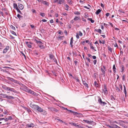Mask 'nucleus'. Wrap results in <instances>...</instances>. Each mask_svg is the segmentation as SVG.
<instances>
[{
  "label": "nucleus",
  "instance_id": "nucleus-4",
  "mask_svg": "<svg viewBox=\"0 0 128 128\" xmlns=\"http://www.w3.org/2000/svg\"><path fill=\"white\" fill-rule=\"evenodd\" d=\"M38 106L35 104H31L30 106L34 110H37Z\"/></svg>",
  "mask_w": 128,
  "mask_h": 128
},
{
  "label": "nucleus",
  "instance_id": "nucleus-32",
  "mask_svg": "<svg viewBox=\"0 0 128 128\" xmlns=\"http://www.w3.org/2000/svg\"><path fill=\"white\" fill-rule=\"evenodd\" d=\"M100 104H101L102 105L104 106L106 104V103L102 101V102Z\"/></svg>",
  "mask_w": 128,
  "mask_h": 128
},
{
  "label": "nucleus",
  "instance_id": "nucleus-47",
  "mask_svg": "<svg viewBox=\"0 0 128 128\" xmlns=\"http://www.w3.org/2000/svg\"><path fill=\"white\" fill-rule=\"evenodd\" d=\"M93 122H94L92 121H89L88 124H92L93 123Z\"/></svg>",
  "mask_w": 128,
  "mask_h": 128
},
{
  "label": "nucleus",
  "instance_id": "nucleus-50",
  "mask_svg": "<svg viewBox=\"0 0 128 128\" xmlns=\"http://www.w3.org/2000/svg\"><path fill=\"white\" fill-rule=\"evenodd\" d=\"M74 14H76V15H79L80 14V13H79V12H76L74 13Z\"/></svg>",
  "mask_w": 128,
  "mask_h": 128
},
{
  "label": "nucleus",
  "instance_id": "nucleus-51",
  "mask_svg": "<svg viewBox=\"0 0 128 128\" xmlns=\"http://www.w3.org/2000/svg\"><path fill=\"white\" fill-rule=\"evenodd\" d=\"M93 62L94 64L96 65L97 62V60H95L93 61Z\"/></svg>",
  "mask_w": 128,
  "mask_h": 128
},
{
  "label": "nucleus",
  "instance_id": "nucleus-58",
  "mask_svg": "<svg viewBox=\"0 0 128 128\" xmlns=\"http://www.w3.org/2000/svg\"><path fill=\"white\" fill-rule=\"evenodd\" d=\"M76 37L78 39V38H79V35H78V33H77L76 34Z\"/></svg>",
  "mask_w": 128,
  "mask_h": 128
},
{
  "label": "nucleus",
  "instance_id": "nucleus-35",
  "mask_svg": "<svg viewBox=\"0 0 128 128\" xmlns=\"http://www.w3.org/2000/svg\"><path fill=\"white\" fill-rule=\"evenodd\" d=\"M16 10H17V12H19L20 14H22V13L21 11L18 8L16 9Z\"/></svg>",
  "mask_w": 128,
  "mask_h": 128
},
{
  "label": "nucleus",
  "instance_id": "nucleus-48",
  "mask_svg": "<svg viewBox=\"0 0 128 128\" xmlns=\"http://www.w3.org/2000/svg\"><path fill=\"white\" fill-rule=\"evenodd\" d=\"M102 99L100 98L98 100V102L100 104L102 102Z\"/></svg>",
  "mask_w": 128,
  "mask_h": 128
},
{
  "label": "nucleus",
  "instance_id": "nucleus-49",
  "mask_svg": "<svg viewBox=\"0 0 128 128\" xmlns=\"http://www.w3.org/2000/svg\"><path fill=\"white\" fill-rule=\"evenodd\" d=\"M42 112H43V114L44 115H46V111H45V110H43V111H42Z\"/></svg>",
  "mask_w": 128,
  "mask_h": 128
},
{
  "label": "nucleus",
  "instance_id": "nucleus-30",
  "mask_svg": "<svg viewBox=\"0 0 128 128\" xmlns=\"http://www.w3.org/2000/svg\"><path fill=\"white\" fill-rule=\"evenodd\" d=\"M2 88L4 89V90H8V87H7L6 86H2Z\"/></svg>",
  "mask_w": 128,
  "mask_h": 128
},
{
  "label": "nucleus",
  "instance_id": "nucleus-6",
  "mask_svg": "<svg viewBox=\"0 0 128 128\" xmlns=\"http://www.w3.org/2000/svg\"><path fill=\"white\" fill-rule=\"evenodd\" d=\"M102 67L104 69L101 70V71L103 73L104 76V77L105 76V71H106V66H103Z\"/></svg>",
  "mask_w": 128,
  "mask_h": 128
},
{
  "label": "nucleus",
  "instance_id": "nucleus-29",
  "mask_svg": "<svg viewBox=\"0 0 128 128\" xmlns=\"http://www.w3.org/2000/svg\"><path fill=\"white\" fill-rule=\"evenodd\" d=\"M13 82L14 83H15L17 84H20V83H19L18 81L14 79V80Z\"/></svg>",
  "mask_w": 128,
  "mask_h": 128
},
{
  "label": "nucleus",
  "instance_id": "nucleus-56",
  "mask_svg": "<svg viewBox=\"0 0 128 128\" xmlns=\"http://www.w3.org/2000/svg\"><path fill=\"white\" fill-rule=\"evenodd\" d=\"M90 48L92 49V50H94V51H96V50H95V49H94V47L92 46H90Z\"/></svg>",
  "mask_w": 128,
  "mask_h": 128
},
{
  "label": "nucleus",
  "instance_id": "nucleus-53",
  "mask_svg": "<svg viewBox=\"0 0 128 128\" xmlns=\"http://www.w3.org/2000/svg\"><path fill=\"white\" fill-rule=\"evenodd\" d=\"M124 67L123 66H122V68H121V70H122V71H121V72H123L124 70Z\"/></svg>",
  "mask_w": 128,
  "mask_h": 128
},
{
  "label": "nucleus",
  "instance_id": "nucleus-60",
  "mask_svg": "<svg viewBox=\"0 0 128 128\" xmlns=\"http://www.w3.org/2000/svg\"><path fill=\"white\" fill-rule=\"evenodd\" d=\"M125 79V76L124 75H123L122 77V80H123L124 81Z\"/></svg>",
  "mask_w": 128,
  "mask_h": 128
},
{
  "label": "nucleus",
  "instance_id": "nucleus-39",
  "mask_svg": "<svg viewBox=\"0 0 128 128\" xmlns=\"http://www.w3.org/2000/svg\"><path fill=\"white\" fill-rule=\"evenodd\" d=\"M3 72H6L8 74H10V73L8 71H7L6 70H3Z\"/></svg>",
  "mask_w": 128,
  "mask_h": 128
},
{
  "label": "nucleus",
  "instance_id": "nucleus-8",
  "mask_svg": "<svg viewBox=\"0 0 128 128\" xmlns=\"http://www.w3.org/2000/svg\"><path fill=\"white\" fill-rule=\"evenodd\" d=\"M34 124L32 123L30 124H28L26 125V126L28 127H33L34 126Z\"/></svg>",
  "mask_w": 128,
  "mask_h": 128
},
{
  "label": "nucleus",
  "instance_id": "nucleus-2",
  "mask_svg": "<svg viewBox=\"0 0 128 128\" xmlns=\"http://www.w3.org/2000/svg\"><path fill=\"white\" fill-rule=\"evenodd\" d=\"M49 57L50 59H51L52 61H54L55 62H57V61L55 59L54 56L52 54H50Z\"/></svg>",
  "mask_w": 128,
  "mask_h": 128
},
{
  "label": "nucleus",
  "instance_id": "nucleus-1",
  "mask_svg": "<svg viewBox=\"0 0 128 128\" xmlns=\"http://www.w3.org/2000/svg\"><path fill=\"white\" fill-rule=\"evenodd\" d=\"M19 84L21 86L20 88V89L26 92H28V90L29 89L26 86L22 84L21 83H20V84Z\"/></svg>",
  "mask_w": 128,
  "mask_h": 128
},
{
  "label": "nucleus",
  "instance_id": "nucleus-20",
  "mask_svg": "<svg viewBox=\"0 0 128 128\" xmlns=\"http://www.w3.org/2000/svg\"><path fill=\"white\" fill-rule=\"evenodd\" d=\"M101 12V10L100 9H99L96 12V14H98L99 13Z\"/></svg>",
  "mask_w": 128,
  "mask_h": 128
},
{
  "label": "nucleus",
  "instance_id": "nucleus-11",
  "mask_svg": "<svg viewBox=\"0 0 128 128\" xmlns=\"http://www.w3.org/2000/svg\"><path fill=\"white\" fill-rule=\"evenodd\" d=\"M69 124H71V125L74 126L76 127H79V125H77L75 123L73 122H70Z\"/></svg>",
  "mask_w": 128,
  "mask_h": 128
},
{
  "label": "nucleus",
  "instance_id": "nucleus-26",
  "mask_svg": "<svg viewBox=\"0 0 128 128\" xmlns=\"http://www.w3.org/2000/svg\"><path fill=\"white\" fill-rule=\"evenodd\" d=\"M64 0H58V4H61V2L62 3L63 2Z\"/></svg>",
  "mask_w": 128,
  "mask_h": 128
},
{
  "label": "nucleus",
  "instance_id": "nucleus-27",
  "mask_svg": "<svg viewBox=\"0 0 128 128\" xmlns=\"http://www.w3.org/2000/svg\"><path fill=\"white\" fill-rule=\"evenodd\" d=\"M55 108H53V107H49L48 108V109H50V110H51V111H54L55 109Z\"/></svg>",
  "mask_w": 128,
  "mask_h": 128
},
{
  "label": "nucleus",
  "instance_id": "nucleus-34",
  "mask_svg": "<svg viewBox=\"0 0 128 128\" xmlns=\"http://www.w3.org/2000/svg\"><path fill=\"white\" fill-rule=\"evenodd\" d=\"M8 79L10 80L12 82H13V80H14V79L12 78H10V77L8 78Z\"/></svg>",
  "mask_w": 128,
  "mask_h": 128
},
{
  "label": "nucleus",
  "instance_id": "nucleus-61",
  "mask_svg": "<svg viewBox=\"0 0 128 128\" xmlns=\"http://www.w3.org/2000/svg\"><path fill=\"white\" fill-rule=\"evenodd\" d=\"M62 14L64 16H66L67 15L66 14V13H62Z\"/></svg>",
  "mask_w": 128,
  "mask_h": 128
},
{
  "label": "nucleus",
  "instance_id": "nucleus-38",
  "mask_svg": "<svg viewBox=\"0 0 128 128\" xmlns=\"http://www.w3.org/2000/svg\"><path fill=\"white\" fill-rule=\"evenodd\" d=\"M40 14L42 17H44L45 16V14L43 13L40 12Z\"/></svg>",
  "mask_w": 128,
  "mask_h": 128
},
{
  "label": "nucleus",
  "instance_id": "nucleus-17",
  "mask_svg": "<svg viewBox=\"0 0 128 128\" xmlns=\"http://www.w3.org/2000/svg\"><path fill=\"white\" fill-rule=\"evenodd\" d=\"M82 82L84 86H86L87 88H88V84L86 83L85 81H83Z\"/></svg>",
  "mask_w": 128,
  "mask_h": 128
},
{
  "label": "nucleus",
  "instance_id": "nucleus-40",
  "mask_svg": "<svg viewBox=\"0 0 128 128\" xmlns=\"http://www.w3.org/2000/svg\"><path fill=\"white\" fill-rule=\"evenodd\" d=\"M107 126L108 127L110 128H115L114 126H111L109 125H108Z\"/></svg>",
  "mask_w": 128,
  "mask_h": 128
},
{
  "label": "nucleus",
  "instance_id": "nucleus-28",
  "mask_svg": "<svg viewBox=\"0 0 128 128\" xmlns=\"http://www.w3.org/2000/svg\"><path fill=\"white\" fill-rule=\"evenodd\" d=\"M74 79H75L77 81V82H80V80L78 79V78L75 77H74V78H73Z\"/></svg>",
  "mask_w": 128,
  "mask_h": 128
},
{
  "label": "nucleus",
  "instance_id": "nucleus-45",
  "mask_svg": "<svg viewBox=\"0 0 128 128\" xmlns=\"http://www.w3.org/2000/svg\"><path fill=\"white\" fill-rule=\"evenodd\" d=\"M74 114H75L78 115H80V113H78L77 112H74Z\"/></svg>",
  "mask_w": 128,
  "mask_h": 128
},
{
  "label": "nucleus",
  "instance_id": "nucleus-14",
  "mask_svg": "<svg viewBox=\"0 0 128 128\" xmlns=\"http://www.w3.org/2000/svg\"><path fill=\"white\" fill-rule=\"evenodd\" d=\"M0 95L1 97H3L4 98H6L7 95L6 94H0Z\"/></svg>",
  "mask_w": 128,
  "mask_h": 128
},
{
  "label": "nucleus",
  "instance_id": "nucleus-36",
  "mask_svg": "<svg viewBox=\"0 0 128 128\" xmlns=\"http://www.w3.org/2000/svg\"><path fill=\"white\" fill-rule=\"evenodd\" d=\"M17 17L19 19H20V18H22V16H20L19 14H18L17 15Z\"/></svg>",
  "mask_w": 128,
  "mask_h": 128
},
{
  "label": "nucleus",
  "instance_id": "nucleus-19",
  "mask_svg": "<svg viewBox=\"0 0 128 128\" xmlns=\"http://www.w3.org/2000/svg\"><path fill=\"white\" fill-rule=\"evenodd\" d=\"M74 20L75 21H77L78 20H80V18L78 16H76L75 18L74 19Z\"/></svg>",
  "mask_w": 128,
  "mask_h": 128
},
{
  "label": "nucleus",
  "instance_id": "nucleus-63",
  "mask_svg": "<svg viewBox=\"0 0 128 128\" xmlns=\"http://www.w3.org/2000/svg\"><path fill=\"white\" fill-rule=\"evenodd\" d=\"M101 7L102 8H104V4L102 3H101Z\"/></svg>",
  "mask_w": 128,
  "mask_h": 128
},
{
  "label": "nucleus",
  "instance_id": "nucleus-43",
  "mask_svg": "<svg viewBox=\"0 0 128 128\" xmlns=\"http://www.w3.org/2000/svg\"><path fill=\"white\" fill-rule=\"evenodd\" d=\"M11 33L12 34H13L16 36V34L15 32H14L13 31H11Z\"/></svg>",
  "mask_w": 128,
  "mask_h": 128
},
{
  "label": "nucleus",
  "instance_id": "nucleus-64",
  "mask_svg": "<svg viewBox=\"0 0 128 128\" xmlns=\"http://www.w3.org/2000/svg\"><path fill=\"white\" fill-rule=\"evenodd\" d=\"M32 12L33 13H36V10L34 9H32Z\"/></svg>",
  "mask_w": 128,
  "mask_h": 128
},
{
  "label": "nucleus",
  "instance_id": "nucleus-23",
  "mask_svg": "<svg viewBox=\"0 0 128 128\" xmlns=\"http://www.w3.org/2000/svg\"><path fill=\"white\" fill-rule=\"evenodd\" d=\"M42 3L46 5H48V3L47 1H44L43 0V2H42Z\"/></svg>",
  "mask_w": 128,
  "mask_h": 128
},
{
  "label": "nucleus",
  "instance_id": "nucleus-10",
  "mask_svg": "<svg viewBox=\"0 0 128 128\" xmlns=\"http://www.w3.org/2000/svg\"><path fill=\"white\" fill-rule=\"evenodd\" d=\"M36 110L40 112H41L43 111V109L41 108L39 106H38V107Z\"/></svg>",
  "mask_w": 128,
  "mask_h": 128
},
{
  "label": "nucleus",
  "instance_id": "nucleus-41",
  "mask_svg": "<svg viewBox=\"0 0 128 128\" xmlns=\"http://www.w3.org/2000/svg\"><path fill=\"white\" fill-rule=\"evenodd\" d=\"M116 89L117 92H119L120 91V90L118 87L117 86H116Z\"/></svg>",
  "mask_w": 128,
  "mask_h": 128
},
{
  "label": "nucleus",
  "instance_id": "nucleus-57",
  "mask_svg": "<svg viewBox=\"0 0 128 128\" xmlns=\"http://www.w3.org/2000/svg\"><path fill=\"white\" fill-rule=\"evenodd\" d=\"M63 38V36H59L58 37V38L60 40H61V39L62 40V38Z\"/></svg>",
  "mask_w": 128,
  "mask_h": 128
},
{
  "label": "nucleus",
  "instance_id": "nucleus-25",
  "mask_svg": "<svg viewBox=\"0 0 128 128\" xmlns=\"http://www.w3.org/2000/svg\"><path fill=\"white\" fill-rule=\"evenodd\" d=\"M38 46H39V47L41 49H44V48H45L44 46L42 45H38Z\"/></svg>",
  "mask_w": 128,
  "mask_h": 128
},
{
  "label": "nucleus",
  "instance_id": "nucleus-13",
  "mask_svg": "<svg viewBox=\"0 0 128 128\" xmlns=\"http://www.w3.org/2000/svg\"><path fill=\"white\" fill-rule=\"evenodd\" d=\"M24 108L25 109V110H27V112H28L29 113H32V111L31 110L28 108H26L25 107H24Z\"/></svg>",
  "mask_w": 128,
  "mask_h": 128
},
{
  "label": "nucleus",
  "instance_id": "nucleus-62",
  "mask_svg": "<svg viewBox=\"0 0 128 128\" xmlns=\"http://www.w3.org/2000/svg\"><path fill=\"white\" fill-rule=\"evenodd\" d=\"M82 21H84L85 22H86V20H85L84 18H82Z\"/></svg>",
  "mask_w": 128,
  "mask_h": 128
},
{
  "label": "nucleus",
  "instance_id": "nucleus-18",
  "mask_svg": "<svg viewBox=\"0 0 128 128\" xmlns=\"http://www.w3.org/2000/svg\"><path fill=\"white\" fill-rule=\"evenodd\" d=\"M26 44H27L29 48H31L32 47V46L31 44H29V42H26Z\"/></svg>",
  "mask_w": 128,
  "mask_h": 128
},
{
  "label": "nucleus",
  "instance_id": "nucleus-33",
  "mask_svg": "<svg viewBox=\"0 0 128 128\" xmlns=\"http://www.w3.org/2000/svg\"><path fill=\"white\" fill-rule=\"evenodd\" d=\"M94 84L96 87H97L98 86V84L96 81L94 82Z\"/></svg>",
  "mask_w": 128,
  "mask_h": 128
},
{
  "label": "nucleus",
  "instance_id": "nucleus-42",
  "mask_svg": "<svg viewBox=\"0 0 128 128\" xmlns=\"http://www.w3.org/2000/svg\"><path fill=\"white\" fill-rule=\"evenodd\" d=\"M11 28L13 29V30H15L16 29L15 27L12 25H11L10 26Z\"/></svg>",
  "mask_w": 128,
  "mask_h": 128
},
{
  "label": "nucleus",
  "instance_id": "nucleus-22",
  "mask_svg": "<svg viewBox=\"0 0 128 128\" xmlns=\"http://www.w3.org/2000/svg\"><path fill=\"white\" fill-rule=\"evenodd\" d=\"M13 5L14 6V8H15L16 9H17L18 8L17 4L16 3H14L13 4Z\"/></svg>",
  "mask_w": 128,
  "mask_h": 128
},
{
  "label": "nucleus",
  "instance_id": "nucleus-15",
  "mask_svg": "<svg viewBox=\"0 0 128 128\" xmlns=\"http://www.w3.org/2000/svg\"><path fill=\"white\" fill-rule=\"evenodd\" d=\"M6 98L8 99H14V98L13 96H10L7 95Z\"/></svg>",
  "mask_w": 128,
  "mask_h": 128
},
{
  "label": "nucleus",
  "instance_id": "nucleus-31",
  "mask_svg": "<svg viewBox=\"0 0 128 128\" xmlns=\"http://www.w3.org/2000/svg\"><path fill=\"white\" fill-rule=\"evenodd\" d=\"M65 6L66 7V10H68V8H69V6L66 4L65 5Z\"/></svg>",
  "mask_w": 128,
  "mask_h": 128
},
{
  "label": "nucleus",
  "instance_id": "nucleus-44",
  "mask_svg": "<svg viewBox=\"0 0 128 128\" xmlns=\"http://www.w3.org/2000/svg\"><path fill=\"white\" fill-rule=\"evenodd\" d=\"M111 99L113 100H115V98H114L113 96L112 95L111 96Z\"/></svg>",
  "mask_w": 128,
  "mask_h": 128
},
{
  "label": "nucleus",
  "instance_id": "nucleus-3",
  "mask_svg": "<svg viewBox=\"0 0 128 128\" xmlns=\"http://www.w3.org/2000/svg\"><path fill=\"white\" fill-rule=\"evenodd\" d=\"M27 92L30 93L31 94H32V95L34 96H37L38 94H37L34 92L33 91H32L29 89L28 90V92Z\"/></svg>",
  "mask_w": 128,
  "mask_h": 128
},
{
  "label": "nucleus",
  "instance_id": "nucleus-59",
  "mask_svg": "<svg viewBox=\"0 0 128 128\" xmlns=\"http://www.w3.org/2000/svg\"><path fill=\"white\" fill-rule=\"evenodd\" d=\"M34 41L37 44H38V42H39V41H38V40H36V39H35L34 40Z\"/></svg>",
  "mask_w": 128,
  "mask_h": 128
},
{
  "label": "nucleus",
  "instance_id": "nucleus-37",
  "mask_svg": "<svg viewBox=\"0 0 128 128\" xmlns=\"http://www.w3.org/2000/svg\"><path fill=\"white\" fill-rule=\"evenodd\" d=\"M55 119L56 120H58L60 122H62V123H64V122L62 120H61L60 119H59L58 118H56Z\"/></svg>",
  "mask_w": 128,
  "mask_h": 128
},
{
  "label": "nucleus",
  "instance_id": "nucleus-9",
  "mask_svg": "<svg viewBox=\"0 0 128 128\" xmlns=\"http://www.w3.org/2000/svg\"><path fill=\"white\" fill-rule=\"evenodd\" d=\"M10 48V47L9 46H6V48L4 49L3 51V53H6L8 50H9Z\"/></svg>",
  "mask_w": 128,
  "mask_h": 128
},
{
  "label": "nucleus",
  "instance_id": "nucleus-7",
  "mask_svg": "<svg viewBox=\"0 0 128 128\" xmlns=\"http://www.w3.org/2000/svg\"><path fill=\"white\" fill-rule=\"evenodd\" d=\"M7 90L10 91L15 93L16 92V91L14 88L8 87Z\"/></svg>",
  "mask_w": 128,
  "mask_h": 128
},
{
  "label": "nucleus",
  "instance_id": "nucleus-12",
  "mask_svg": "<svg viewBox=\"0 0 128 128\" xmlns=\"http://www.w3.org/2000/svg\"><path fill=\"white\" fill-rule=\"evenodd\" d=\"M18 6L20 10H22L24 8V6L23 5L18 3Z\"/></svg>",
  "mask_w": 128,
  "mask_h": 128
},
{
  "label": "nucleus",
  "instance_id": "nucleus-16",
  "mask_svg": "<svg viewBox=\"0 0 128 128\" xmlns=\"http://www.w3.org/2000/svg\"><path fill=\"white\" fill-rule=\"evenodd\" d=\"M73 38L72 37L71 38L70 42V44L71 45V46L72 47V48L73 47V45L72 44L73 43Z\"/></svg>",
  "mask_w": 128,
  "mask_h": 128
},
{
  "label": "nucleus",
  "instance_id": "nucleus-52",
  "mask_svg": "<svg viewBox=\"0 0 128 128\" xmlns=\"http://www.w3.org/2000/svg\"><path fill=\"white\" fill-rule=\"evenodd\" d=\"M79 35L80 36H82V34L80 31L79 32Z\"/></svg>",
  "mask_w": 128,
  "mask_h": 128
},
{
  "label": "nucleus",
  "instance_id": "nucleus-46",
  "mask_svg": "<svg viewBox=\"0 0 128 128\" xmlns=\"http://www.w3.org/2000/svg\"><path fill=\"white\" fill-rule=\"evenodd\" d=\"M86 60H87L89 62H90V60L89 58L86 57Z\"/></svg>",
  "mask_w": 128,
  "mask_h": 128
},
{
  "label": "nucleus",
  "instance_id": "nucleus-5",
  "mask_svg": "<svg viewBox=\"0 0 128 128\" xmlns=\"http://www.w3.org/2000/svg\"><path fill=\"white\" fill-rule=\"evenodd\" d=\"M104 89H103V90L104 94H107L108 93V91L106 88V86L105 84L104 85Z\"/></svg>",
  "mask_w": 128,
  "mask_h": 128
},
{
  "label": "nucleus",
  "instance_id": "nucleus-55",
  "mask_svg": "<svg viewBox=\"0 0 128 128\" xmlns=\"http://www.w3.org/2000/svg\"><path fill=\"white\" fill-rule=\"evenodd\" d=\"M74 63L75 64V65L76 66L77 64H78V61L75 60L74 61Z\"/></svg>",
  "mask_w": 128,
  "mask_h": 128
},
{
  "label": "nucleus",
  "instance_id": "nucleus-21",
  "mask_svg": "<svg viewBox=\"0 0 128 128\" xmlns=\"http://www.w3.org/2000/svg\"><path fill=\"white\" fill-rule=\"evenodd\" d=\"M95 31H96L98 32L100 34H101L102 33V30L100 29H98V30L95 29Z\"/></svg>",
  "mask_w": 128,
  "mask_h": 128
},
{
  "label": "nucleus",
  "instance_id": "nucleus-24",
  "mask_svg": "<svg viewBox=\"0 0 128 128\" xmlns=\"http://www.w3.org/2000/svg\"><path fill=\"white\" fill-rule=\"evenodd\" d=\"M113 70L114 72V73H116V71L115 70H116V68L115 66V65L114 64V65L113 66Z\"/></svg>",
  "mask_w": 128,
  "mask_h": 128
},
{
  "label": "nucleus",
  "instance_id": "nucleus-54",
  "mask_svg": "<svg viewBox=\"0 0 128 128\" xmlns=\"http://www.w3.org/2000/svg\"><path fill=\"white\" fill-rule=\"evenodd\" d=\"M89 120H84L83 121L88 124Z\"/></svg>",
  "mask_w": 128,
  "mask_h": 128
}]
</instances>
